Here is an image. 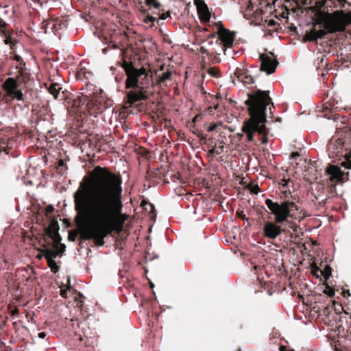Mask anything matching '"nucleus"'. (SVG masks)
Listing matches in <instances>:
<instances>
[{
	"mask_svg": "<svg viewBox=\"0 0 351 351\" xmlns=\"http://www.w3.org/2000/svg\"><path fill=\"white\" fill-rule=\"evenodd\" d=\"M122 178L107 167L96 166L85 176L73 194L75 217L84 241L93 240L103 246L104 239L113 231H121L118 220L123 208Z\"/></svg>",
	"mask_w": 351,
	"mask_h": 351,
	"instance_id": "f257e3e1",
	"label": "nucleus"
},
{
	"mask_svg": "<svg viewBox=\"0 0 351 351\" xmlns=\"http://www.w3.org/2000/svg\"><path fill=\"white\" fill-rule=\"evenodd\" d=\"M247 99L245 101L247 110L250 116L242 125L241 130L246 134L248 142H254V134L257 132L262 135L261 143L266 144L268 142V129L266 128L267 121L266 110L269 108V112L273 116L272 108H274V103L269 96V90L257 89L247 94Z\"/></svg>",
	"mask_w": 351,
	"mask_h": 351,
	"instance_id": "f03ea898",
	"label": "nucleus"
},
{
	"mask_svg": "<svg viewBox=\"0 0 351 351\" xmlns=\"http://www.w3.org/2000/svg\"><path fill=\"white\" fill-rule=\"evenodd\" d=\"M122 67L127 77L123 102L126 108H132L136 102L147 100L152 95V75L144 67L136 68L131 62L124 61Z\"/></svg>",
	"mask_w": 351,
	"mask_h": 351,
	"instance_id": "7ed1b4c3",
	"label": "nucleus"
},
{
	"mask_svg": "<svg viewBox=\"0 0 351 351\" xmlns=\"http://www.w3.org/2000/svg\"><path fill=\"white\" fill-rule=\"evenodd\" d=\"M90 88V93L82 92L80 95L73 96L71 93L62 91L61 85L58 83L51 82L47 90L54 99L64 101L68 108H71L73 112L97 117L101 111V103L94 96V88L93 84H86V89Z\"/></svg>",
	"mask_w": 351,
	"mask_h": 351,
	"instance_id": "20e7f679",
	"label": "nucleus"
},
{
	"mask_svg": "<svg viewBox=\"0 0 351 351\" xmlns=\"http://www.w3.org/2000/svg\"><path fill=\"white\" fill-rule=\"evenodd\" d=\"M265 203L269 210V214L274 216V221H266L263 227L264 236L270 239H275L284 231V224L289 223L295 219V211L298 210V205L290 200L274 202L266 199Z\"/></svg>",
	"mask_w": 351,
	"mask_h": 351,
	"instance_id": "39448f33",
	"label": "nucleus"
},
{
	"mask_svg": "<svg viewBox=\"0 0 351 351\" xmlns=\"http://www.w3.org/2000/svg\"><path fill=\"white\" fill-rule=\"evenodd\" d=\"M351 130L347 125L336 126L335 134L327 145V152L330 158L339 160L346 169L351 168Z\"/></svg>",
	"mask_w": 351,
	"mask_h": 351,
	"instance_id": "423d86ee",
	"label": "nucleus"
},
{
	"mask_svg": "<svg viewBox=\"0 0 351 351\" xmlns=\"http://www.w3.org/2000/svg\"><path fill=\"white\" fill-rule=\"evenodd\" d=\"M318 24L322 25L323 29L317 30L315 24L311 30L305 35L306 40L316 41L318 38H323L327 32H343L351 24V14H346L343 10L327 13L319 19Z\"/></svg>",
	"mask_w": 351,
	"mask_h": 351,
	"instance_id": "0eeeda50",
	"label": "nucleus"
},
{
	"mask_svg": "<svg viewBox=\"0 0 351 351\" xmlns=\"http://www.w3.org/2000/svg\"><path fill=\"white\" fill-rule=\"evenodd\" d=\"M337 98L340 97L335 94L330 96V93H328L326 97L324 99V103L321 106H317L315 111L321 114L320 117H324L328 119H332L337 123L345 124L346 121H348L346 117L341 116L339 114H333L332 108L333 106H335Z\"/></svg>",
	"mask_w": 351,
	"mask_h": 351,
	"instance_id": "6e6552de",
	"label": "nucleus"
},
{
	"mask_svg": "<svg viewBox=\"0 0 351 351\" xmlns=\"http://www.w3.org/2000/svg\"><path fill=\"white\" fill-rule=\"evenodd\" d=\"M217 34L218 37L215 40L217 46L221 45L224 55H226L228 49L231 48L235 38V33L225 28L221 22L216 23Z\"/></svg>",
	"mask_w": 351,
	"mask_h": 351,
	"instance_id": "1a4fd4ad",
	"label": "nucleus"
},
{
	"mask_svg": "<svg viewBox=\"0 0 351 351\" xmlns=\"http://www.w3.org/2000/svg\"><path fill=\"white\" fill-rule=\"evenodd\" d=\"M19 80V77H17V79L8 77L3 82L2 87L7 96L12 99L24 101V95L20 88Z\"/></svg>",
	"mask_w": 351,
	"mask_h": 351,
	"instance_id": "9d476101",
	"label": "nucleus"
},
{
	"mask_svg": "<svg viewBox=\"0 0 351 351\" xmlns=\"http://www.w3.org/2000/svg\"><path fill=\"white\" fill-rule=\"evenodd\" d=\"M259 57L261 62L260 70L268 75L274 73L278 64L276 58L270 57L266 53H261Z\"/></svg>",
	"mask_w": 351,
	"mask_h": 351,
	"instance_id": "9b49d317",
	"label": "nucleus"
},
{
	"mask_svg": "<svg viewBox=\"0 0 351 351\" xmlns=\"http://www.w3.org/2000/svg\"><path fill=\"white\" fill-rule=\"evenodd\" d=\"M329 180L332 182H344L348 179V173H344L341 168L337 165H329L326 169Z\"/></svg>",
	"mask_w": 351,
	"mask_h": 351,
	"instance_id": "f8f14e48",
	"label": "nucleus"
},
{
	"mask_svg": "<svg viewBox=\"0 0 351 351\" xmlns=\"http://www.w3.org/2000/svg\"><path fill=\"white\" fill-rule=\"evenodd\" d=\"M234 75L237 77L238 82H242L245 86L254 84V77L249 74V72L246 69L237 68Z\"/></svg>",
	"mask_w": 351,
	"mask_h": 351,
	"instance_id": "ddd939ff",
	"label": "nucleus"
},
{
	"mask_svg": "<svg viewBox=\"0 0 351 351\" xmlns=\"http://www.w3.org/2000/svg\"><path fill=\"white\" fill-rule=\"evenodd\" d=\"M15 141L13 137L0 133V156L8 154Z\"/></svg>",
	"mask_w": 351,
	"mask_h": 351,
	"instance_id": "4468645a",
	"label": "nucleus"
},
{
	"mask_svg": "<svg viewBox=\"0 0 351 351\" xmlns=\"http://www.w3.org/2000/svg\"><path fill=\"white\" fill-rule=\"evenodd\" d=\"M197 13L201 21L204 23H208L210 19V13L208 10L207 5L204 1L197 0L195 2Z\"/></svg>",
	"mask_w": 351,
	"mask_h": 351,
	"instance_id": "2eb2a0df",
	"label": "nucleus"
},
{
	"mask_svg": "<svg viewBox=\"0 0 351 351\" xmlns=\"http://www.w3.org/2000/svg\"><path fill=\"white\" fill-rule=\"evenodd\" d=\"M337 328L339 330L351 331V315L346 311L343 314H340Z\"/></svg>",
	"mask_w": 351,
	"mask_h": 351,
	"instance_id": "dca6fc26",
	"label": "nucleus"
},
{
	"mask_svg": "<svg viewBox=\"0 0 351 351\" xmlns=\"http://www.w3.org/2000/svg\"><path fill=\"white\" fill-rule=\"evenodd\" d=\"M335 348L336 351H351V338L348 336L339 337Z\"/></svg>",
	"mask_w": 351,
	"mask_h": 351,
	"instance_id": "f3484780",
	"label": "nucleus"
},
{
	"mask_svg": "<svg viewBox=\"0 0 351 351\" xmlns=\"http://www.w3.org/2000/svg\"><path fill=\"white\" fill-rule=\"evenodd\" d=\"M47 265L51 269V271L56 274L60 270V267L57 265L56 262L53 260V258L58 256V252L54 250H47Z\"/></svg>",
	"mask_w": 351,
	"mask_h": 351,
	"instance_id": "a211bd4d",
	"label": "nucleus"
},
{
	"mask_svg": "<svg viewBox=\"0 0 351 351\" xmlns=\"http://www.w3.org/2000/svg\"><path fill=\"white\" fill-rule=\"evenodd\" d=\"M147 10L150 11L152 14H159L160 12H163L162 4L158 0H145Z\"/></svg>",
	"mask_w": 351,
	"mask_h": 351,
	"instance_id": "6ab92c4d",
	"label": "nucleus"
},
{
	"mask_svg": "<svg viewBox=\"0 0 351 351\" xmlns=\"http://www.w3.org/2000/svg\"><path fill=\"white\" fill-rule=\"evenodd\" d=\"M217 47L218 49H216L215 47H210V51L208 55V60L212 64H218L221 62L219 55L221 51H223L222 47L221 45H218Z\"/></svg>",
	"mask_w": 351,
	"mask_h": 351,
	"instance_id": "aec40b11",
	"label": "nucleus"
},
{
	"mask_svg": "<svg viewBox=\"0 0 351 351\" xmlns=\"http://www.w3.org/2000/svg\"><path fill=\"white\" fill-rule=\"evenodd\" d=\"M43 243H41V241H39V243L40 245V247L37 248V251L40 253L36 256V258L38 259H42L43 257L45 258L46 260H47V250H53L51 248L47 247V245L46 244V237L45 235H43Z\"/></svg>",
	"mask_w": 351,
	"mask_h": 351,
	"instance_id": "412c9836",
	"label": "nucleus"
},
{
	"mask_svg": "<svg viewBox=\"0 0 351 351\" xmlns=\"http://www.w3.org/2000/svg\"><path fill=\"white\" fill-rule=\"evenodd\" d=\"M138 10L140 12L145 16L143 19V22L146 24L151 23V27L154 26V23L156 21V18L149 14L150 11L144 8L143 5L139 6Z\"/></svg>",
	"mask_w": 351,
	"mask_h": 351,
	"instance_id": "4be33fe9",
	"label": "nucleus"
},
{
	"mask_svg": "<svg viewBox=\"0 0 351 351\" xmlns=\"http://www.w3.org/2000/svg\"><path fill=\"white\" fill-rule=\"evenodd\" d=\"M59 224L57 220L52 219L47 228H45L46 234L51 236L52 234H58L59 230Z\"/></svg>",
	"mask_w": 351,
	"mask_h": 351,
	"instance_id": "5701e85b",
	"label": "nucleus"
},
{
	"mask_svg": "<svg viewBox=\"0 0 351 351\" xmlns=\"http://www.w3.org/2000/svg\"><path fill=\"white\" fill-rule=\"evenodd\" d=\"M3 36H5L4 43L6 45H10L11 49L13 48V47L16 44V40L15 38H14L12 35L13 34L12 32H10V30H3Z\"/></svg>",
	"mask_w": 351,
	"mask_h": 351,
	"instance_id": "b1692460",
	"label": "nucleus"
},
{
	"mask_svg": "<svg viewBox=\"0 0 351 351\" xmlns=\"http://www.w3.org/2000/svg\"><path fill=\"white\" fill-rule=\"evenodd\" d=\"M171 72L169 71H167L163 72L160 75H157L156 84L162 85L165 84L167 81L171 80Z\"/></svg>",
	"mask_w": 351,
	"mask_h": 351,
	"instance_id": "393cba45",
	"label": "nucleus"
},
{
	"mask_svg": "<svg viewBox=\"0 0 351 351\" xmlns=\"http://www.w3.org/2000/svg\"><path fill=\"white\" fill-rule=\"evenodd\" d=\"M53 25L52 29L56 31L66 28L67 27V23L64 19L56 18L52 21Z\"/></svg>",
	"mask_w": 351,
	"mask_h": 351,
	"instance_id": "a878e982",
	"label": "nucleus"
},
{
	"mask_svg": "<svg viewBox=\"0 0 351 351\" xmlns=\"http://www.w3.org/2000/svg\"><path fill=\"white\" fill-rule=\"evenodd\" d=\"M49 237H50L51 239H53V242L49 243V241H46V244L47 245V247L52 246L53 248H58V245L62 244L61 243L62 237L59 234V233L52 234V235L49 236Z\"/></svg>",
	"mask_w": 351,
	"mask_h": 351,
	"instance_id": "bb28decb",
	"label": "nucleus"
},
{
	"mask_svg": "<svg viewBox=\"0 0 351 351\" xmlns=\"http://www.w3.org/2000/svg\"><path fill=\"white\" fill-rule=\"evenodd\" d=\"M328 191H329L330 195H327L324 198H321L319 195H314L315 199L316 200L319 201V204L320 205H322V206L326 204V202L328 199V198H329L330 197H333L335 195L334 194L336 193L335 186H331V187L329 189Z\"/></svg>",
	"mask_w": 351,
	"mask_h": 351,
	"instance_id": "cd10ccee",
	"label": "nucleus"
},
{
	"mask_svg": "<svg viewBox=\"0 0 351 351\" xmlns=\"http://www.w3.org/2000/svg\"><path fill=\"white\" fill-rule=\"evenodd\" d=\"M290 183H292V180H291L290 179H288V180L282 179L281 180V184H282L281 191L284 194L285 197H288L287 194L291 195V193L290 189H289Z\"/></svg>",
	"mask_w": 351,
	"mask_h": 351,
	"instance_id": "c85d7f7f",
	"label": "nucleus"
},
{
	"mask_svg": "<svg viewBox=\"0 0 351 351\" xmlns=\"http://www.w3.org/2000/svg\"><path fill=\"white\" fill-rule=\"evenodd\" d=\"M91 75L90 72L87 71L85 69L81 68L76 72L75 77L77 80H88L90 77Z\"/></svg>",
	"mask_w": 351,
	"mask_h": 351,
	"instance_id": "c756f323",
	"label": "nucleus"
},
{
	"mask_svg": "<svg viewBox=\"0 0 351 351\" xmlns=\"http://www.w3.org/2000/svg\"><path fill=\"white\" fill-rule=\"evenodd\" d=\"M66 169L67 167H66L64 161L62 159H60L56 167L58 173L61 176H63L66 173Z\"/></svg>",
	"mask_w": 351,
	"mask_h": 351,
	"instance_id": "7c9ffc66",
	"label": "nucleus"
},
{
	"mask_svg": "<svg viewBox=\"0 0 351 351\" xmlns=\"http://www.w3.org/2000/svg\"><path fill=\"white\" fill-rule=\"evenodd\" d=\"M322 276H324L326 280H328L332 274V268L326 265L322 271H320Z\"/></svg>",
	"mask_w": 351,
	"mask_h": 351,
	"instance_id": "2f4dec72",
	"label": "nucleus"
},
{
	"mask_svg": "<svg viewBox=\"0 0 351 351\" xmlns=\"http://www.w3.org/2000/svg\"><path fill=\"white\" fill-rule=\"evenodd\" d=\"M208 73L210 76L216 78H218L221 76L220 70L217 67H210L208 70Z\"/></svg>",
	"mask_w": 351,
	"mask_h": 351,
	"instance_id": "473e14b6",
	"label": "nucleus"
},
{
	"mask_svg": "<svg viewBox=\"0 0 351 351\" xmlns=\"http://www.w3.org/2000/svg\"><path fill=\"white\" fill-rule=\"evenodd\" d=\"M216 33L213 32L207 36L206 40L204 41V43H208L209 46L213 45L215 40H216Z\"/></svg>",
	"mask_w": 351,
	"mask_h": 351,
	"instance_id": "72a5a7b5",
	"label": "nucleus"
},
{
	"mask_svg": "<svg viewBox=\"0 0 351 351\" xmlns=\"http://www.w3.org/2000/svg\"><path fill=\"white\" fill-rule=\"evenodd\" d=\"M335 106H333L332 111L334 112L333 114H337L336 112L337 110H340L343 109V105H342V100L341 98H337V101H335Z\"/></svg>",
	"mask_w": 351,
	"mask_h": 351,
	"instance_id": "f704fd0d",
	"label": "nucleus"
},
{
	"mask_svg": "<svg viewBox=\"0 0 351 351\" xmlns=\"http://www.w3.org/2000/svg\"><path fill=\"white\" fill-rule=\"evenodd\" d=\"M265 23L268 27H272L274 29H277V27L280 26L279 23H278L274 19L265 20Z\"/></svg>",
	"mask_w": 351,
	"mask_h": 351,
	"instance_id": "c9c22d12",
	"label": "nucleus"
},
{
	"mask_svg": "<svg viewBox=\"0 0 351 351\" xmlns=\"http://www.w3.org/2000/svg\"><path fill=\"white\" fill-rule=\"evenodd\" d=\"M324 292L329 297H332L335 293V289L329 287L328 285H326V289Z\"/></svg>",
	"mask_w": 351,
	"mask_h": 351,
	"instance_id": "e433bc0d",
	"label": "nucleus"
},
{
	"mask_svg": "<svg viewBox=\"0 0 351 351\" xmlns=\"http://www.w3.org/2000/svg\"><path fill=\"white\" fill-rule=\"evenodd\" d=\"M54 251L58 252V256H62L66 250V245L64 244H60L58 248H53Z\"/></svg>",
	"mask_w": 351,
	"mask_h": 351,
	"instance_id": "4c0bfd02",
	"label": "nucleus"
},
{
	"mask_svg": "<svg viewBox=\"0 0 351 351\" xmlns=\"http://www.w3.org/2000/svg\"><path fill=\"white\" fill-rule=\"evenodd\" d=\"M77 237V232L75 231H70L68 235V240L70 241H75Z\"/></svg>",
	"mask_w": 351,
	"mask_h": 351,
	"instance_id": "58836bf2",
	"label": "nucleus"
},
{
	"mask_svg": "<svg viewBox=\"0 0 351 351\" xmlns=\"http://www.w3.org/2000/svg\"><path fill=\"white\" fill-rule=\"evenodd\" d=\"M210 51V47L207 49L206 47V46H201V47L199 49V52L202 54H206L207 56L209 54Z\"/></svg>",
	"mask_w": 351,
	"mask_h": 351,
	"instance_id": "ea45409f",
	"label": "nucleus"
},
{
	"mask_svg": "<svg viewBox=\"0 0 351 351\" xmlns=\"http://www.w3.org/2000/svg\"><path fill=\"white\" fill-rule=\"evenodd\" d=\"M141 206H143L145 208V210H147L148 208L145 207V206H147L149 207L150 210L152 211V210H154V206L152 204H150V203H148L145 201H143L142 203H141Z\"/></svg>",
	"mask_w": 351,
	"mask_h": 351,
	"instance_id": "a19ab883",
	"label": "nucleus"
},
{
	"mask_svg": "<svg viewBox=\"0 0 351 351\" xmlns=\"http://www.w3.org/2000/svg\"><path fill=\"white\" fill-rule=\"evenodd\" d=\"M8 24L1 19H0V31L3 33V30H7Z\"/></svg>",
	"mask_w": 351,
	"mask_h": 351,
	"instance_id": "79ce46f5",
	"label": "nucleus"
},
{
	"mask_svg": "<svg viewBox=\"0 0 351 351\" xmlns=\"http://www.w3.org/2000/svg\"><path fill=\"white\" fill-rule=\"evenodd\" d=\"M54 210V208L51 205H49L45 208V215L48 216L49 215L51 214Z\"/></svg>",
	"mask_w": 351,
	"mask_h": 351,
	"instance_id": "37998d69",
	"label": "nucleus"
},
{
	"mask_svg": "<svg viewBox=\"0 0 351 351\" xmlns=\"http://www.w3.org/2000/svg\"><path fill=\"white\" fill-rule=\"evenodd\" d=\"M70 289H71L70 285H69L67 287V289H61L60 290V295L62 298H67V291H68V290H70Z\"/></svg>",
	"mask_w": 351,
	"mask_h": 351,
	"instance_id": "c03bdc74",
	"label": "nucleus"
},
{
	"mask_svg": "<svg viewBox=\"0 0 351 351\" xmlns=\"http://www.w3.org/2000/svg\"><path fill=\"white\" fill-rule=\"evenodd\" d=\"M250 191H251V193H252L254 194H258V192L260 191V188L257 184L253 185L252 186V188L250 189Z\"/></svg>",
	"mask_w": 351,
	"mask_h": 351,
	"instance_id": "a18cd8bd",
	"label": "nucleus"
},
{
	"mask_svg": "<svg viewBox=\"0 0 351 351\" xmlns=\"http://www.w3.org/2000/svg\"><path fill=\"white\" fill-rule=\"evenodd\" d=\"M170 11H167V12H163L161 14H158L159 15V19H162V20H165L167 18L169 17L170 16Z\"/></svg>",
	"mask_w": 351,
	"mask_h": 351,
	"instance_id": "49530a36",
	"label": "nucleus"
},
{
	"mask_svg": "<svg viewBox=\"0 0 351 351\" xmlns=\"http://www.w3.org/2000/svg\"><path fill=\"white\" fill-rule=\"evenodd\" d=\"M209 152V154H210V155H214V154H217V155H219V154H221V152H219L218 150H217V149H216V145H215L212 147V149H210L209 150V152Z\"/></svg>",
	"mask_w": 351,
	"mask_h": 351,
	"instance_id": "de8ad7c7",
	"label": "nucleus"
},
{
	"mask_svg": "<svg viewBox=\"0 0 351 351\" xmlns=\"http://www.w3.org/2000/svg\"><path fill=\"white\" fill-rule=\"evenodd\" d=\"M320 271H322V270L316 265H314L313 266V272L314 275L318 276V272L320 273Z\"/></svg>",
	"mask_w": 351,
	"mask_h": 351,
	"instance_id": "09e8293b",
	"label": "nucleus"
},
{
	"mask_svg": "<svg viewBox=\"0 0 351 351\" xmlns=\"http://www.w3.org/2000/svg\"><path fill=\"white\" fill-rule=\"evenodd\" d=\"M213 108L215 110L218 112H221L222 110V107L219 102H217L216 104H214Z\"/></svg>",
	"mask_w": 351,
	"mask_h": 351,
	"instance_id": "8fccbe9b",
	"label": "nucleus"
},
{
	"mask_svg": "<svg viewBox=\"0 0 351 351\" xmlns=\"http://www.w3.org/2000/svg\"><path fill=\"white\" fill-rule=\"evenodd\" d=\"M217 126H218V125L217 123L211 124L208 128V132H213V131L217 129Z\"/></svg>",
	"mask_w": 351,
	"mask_h": 351,
	"instance_id": "3c124183",
	"label": "nucleus"
},
{
	"mask_svg": "<svg viewBox=\"0 0 351 351\" xmlns=\"http://www.w3.org/2000/svg\"><path fill=\"white\" fill-rule=\"evenodd\" d=\"M19 314V309L16 307L13 310L11 311L10 315L11 316H15Z\"/></svg>",
	"mask_w": 351,
	"mask_h": 351,
	"instance_id": "603ef678",
	"label": "nucleus"
},
{
	"mask_svg": "<svg viewBox=\"0 0 351 351\" xmlns=\"http://www.w3.org/2000/svg\"><path fill=\"white\" fill-rule=\"evenodd\" d=\"M300 156V154L298 152H293L291 154V158L295 159Z\"/></svg>",
	"mask_w": 351,
	"mask_h": 351,
	"instance_id": "864d4df0",
	"label": "nucleus"
},
{
	"mask_svg": "<svg viewBox=\"0 0 351 351\" xmlns=\"http://www.w3.org/2000/svg\"><path fill=\"white\" fill-rule=\"evenodd\" d=\"M14 60L19 62H21L23 60L22 58L19 55H15L14 56Z\"/></svg>",
	"mask_w": 351,
	"mask_h": 351,
	"instance_id": "5fc2aeb1",
	"label": "nucleus"
},
{
	"mask_svg": "<svg viewBox=\"0 0 351 351\" xmlns=\"http://www.w3.org/2000/svg\"><path fill=\"white\" fill-rule=\"evenodd\" d=\"M46 332H40L38 334V337L40 339H44L46 337Z\"/></svg>",
	"mask_w": 351,
	"mask_h": 351,
	"instance_id": "6e6d98bb",
	"label": "nucleus"
},
{
	"mask_svg": "<svg viewBox=\"0 0 351 351\" xmlns=\"http://www.w3.org/2000/svg\"><path fill=\"white\" fill-rule=\"evenodd\" d=\"M207 110H208V112L209 113H210V114H213V113H214V111H215V110H214L213 107H211V106H210L209 108H208Z\"/></svg>",
	"mask_w": 351,
	"mask_h": 351,
	"instance_id": "4d7b16f0",
	"label": "nucleus"
},
{
	"mask_svg": "<svg viewBox=\"0 0 351 351\" xmlns=\"http://www.w3.org/2000/svg\"><path fill=\"white\" fill-rule=\"evenodd\" d=\"M215 99H216V100H217V101H218V100H221V95H220V94H217V95H216V98H215Z\"/></svg>",
	"mask_w": 351,
	"mask_h": 351,
	"instance_id": "13d9d810",
	"label": "nucleus"
},
{
	"mask_svg": "<svg viewBox=\"0 0 351 351\" xmlns=\"http://www.w3.org/2000/svg\"><path fill=\"white\" fill-rule=\"evenodd\" d=\"M280 351H287V348L285 346H281L280 348Z\"/></svg>",
	"mask_w": 351,
	"mask_h": 351,
	"instance_id": "bf43d9fd",
	"label": "nucleus"
},
{
	"mask_svg": "<svg viewBox=\"0 0 351 351\" xmlns=\"http://www.w3.org/2000/svg\"><path fill=\"white\" fill-rule=\"evenodd\" d=\"M290 228H292L293 231H295L298 227L295 225H291Z\"/></svg>",
	"mask_w": 351,
	"mask_h": 351,
	"instance_id": "052dcab7",
	"label": "nucleus"
},
{
	"mask_svg": "<svg viewBox=\"0 0 351 351\" xmlns=\"http://www.w3.org/2000/svg\"><path fill=\"white\" fill-rule=\"evenodd\" d=\"M138 4H139V6L143 5H142V3H143L142 0H138Z\"/></svg>",
	"mask_w": 351,
	"mask_h": 351,
	"instance_id": "680f3d73",
	"label": "nucleus"
},
{
	"mask_svg": "<svg viewBox=\"0 0 351 351\" xmlns=\"http://www.w3.org/2000/svg\"><path fill=\"white\" fill-rule=\"evenodd\" d=\"M213 47H215L216 49H218V47L215 45V43H214L213 44ZM210 47H213V45L212 46H210Z\"/></svg>",
	"mask_w": 351,
	"mask_h": 351,
	"instance_id": "e2e57ef3",
	"label": "nucleus"
},
{
	"mask_svg": "<svg viewBox=\"0 0 351 351\" xmlns=\"http://www.w3.org/2000/svg\"><path fill=\"white\" fill-rule=\"evenodd\" d=\"M165 121L166 123H167V122H168V123H170V122H171V121H170L169 119H165Z\"/></svg>",
	"mask_w": 351,
	"mask_h": 351,
	"instance_id": "0e129e2a",
	"label": "nucleus"
},
{
	"mask_svg": "<svg viewBox=\"0 0 351 351\" xmlns=\"http://www.w3.org/2000/svg\"><path fill=\"white\" fill-rule=\"evenodd\" d=\"M276 121H281V118L280 117H278L276 120Z\"/></svg>",
	"mask_w": 351,
	"mask_h": 351,
	"instance_id": "69168bd1",
	"label": "nucleus"
},
{
	"mask_svg": "<svg viewBox=\"0 0 351 351\" xmlns=\"http://www.w3.org/2000/svg\"><path fill=\"white\" fill-rule=\"evenodd\" d=\"M201 140L202 141H203V140L205 141L206 140V136H202Z\"/></svg>",
	"mask_w": 351,
	"mask_h": 351,
	"instance_id": "338daca9",
	"label": "nucleus"
},
{
	"mask_svg": "<svg viewBox=\"0 0 351 351\" xmlns=\"http://www.w3.org/2000/svg\"><path fill=\"white\" fill-rule=\"evenodd\" d=\"M340 3H343V2H345L346 0H338Z\"/></svg>",
	"mask_w": 351,
	"mask_h": 351,
	"instance_id": "774afa93",
	"label": "nucleus"
}]
</instances>
